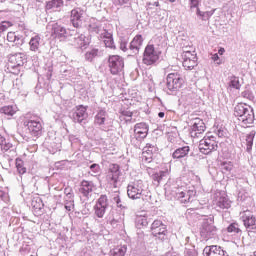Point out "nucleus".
<instances>
[{
  "label": "nucleus",
  "mask_w": 256,
  "mask_h": 256,
  "mask_svg": "<svg viewBox=\"0 0 256 256\" xmlns=\"http://www.w3.org/2000/svg\"><path fill=\"white\" fill-rule=\"evenodd\" d=\"M217 207L220 209H229L231 207V201L227 197H220L217 202Z\"/></svg>",
  "instance_id": "2f4dec72"
},
{
  "label": "nucleus",
  "mask_w": 256,
  "mask_h": 256,
  "mask_svg": "<svg viewBox=\"0 0 256 256\" xmlns=\"http://www.w3.org/2000/svg\"><path fill=\"white\" fill-rule=\"evenodd\" d=\"M10 27H13V23L11 21H2L0 23V37L9 29Z\"/></svg>",
  "instance_id": "4c0bfd02"
},
{
  "label": "nucleus",
  "mask_w": 256,
  "mask_h": 256,
  "mask_svg": "<svg viewBox=\"0 0 256 256\" xmlns=\"http://www.w3.org/2000/svg\"><path fill=\"white\" fill-rule=\"evenodd\" d=\"M7 41L9 43H14L15 45H19V41H21V37L17 35L16 32L10 31L7 33Z\"/></svg>",
  "instance_id": "473e14b6"
},
{
  "label": "nucleus",
  "mask_w": 256,
  "mask_h": 256,
  "mask_svg": "<svg viewBox=\"0 0 256 256\" xmlns=\"http://www.w3.org/2000/svg\"><path fill=\"white\" fill-rule=\"evenodd\" d=\"M185 84V77L178 72L169 73L166 77V87L169 91H179Z\"/></svg>",
  "instance_id": "20e7f679"
},
{
  "label": "nucleus",
  "mask_w": 256,
  "mask_h": 256,
  "mask_svg": "<svg viewBox=\"0 0 256 256\" xmlns=\"http://www.w3.org/2000/svg\"><path fill=\"white\" fill-rule=\"evenodd\" d=\"M143 45V36L141 34L136 35L130 43V49L132 51H139Z\"/></svg>",
  "instance_id": "bb28decb"
},
{
  "label": "nucleus",
  "mask_w": 256,
  "mask_h": 256,
  "mask_svg": "<svg viewBox=\"0 0 256 256\" xmlns=\"http://www.w3.org/2000/svg\"><path fill=\"white\" fill-rule=\"evenodd\" d=\"M204 254L206 256H225V251L221 249V246L212 245L204 248Z\"/></svg>",
  "instance_id": "412c9836"
},
{
  "label": "nucleus",
  "mask_w": 256,
  "mask_h": 256,
  "mask_svg": "<svg viewBox=\"0 0 256 256\" xmlns=\"http://www.w3.org/2000/svg\"><path fill=\"white\" fill-rule=\"evenodd\" d=\"M217 149V141H215L214 136H205L199 144V150L204 155H209L211 151H215Z\"/></svg>",
  "instance_id": "1a4fd4ad"
},
{
  "label": "nucleus",
  "mask_w": 256,
  "mask_h": 256,
  "mask_svg": "<svg viewBox=\"0 0 256 256\" xmlns=\"http://www.w3.org/2000/svg\"><path fill=\"white\" fill-rule=\"evenodd\" d=\"M88 30L91 32V33H99V26H93V25H89V28Z\"/></svg>",
  "instance_id": "c03bdc74"
},
{
  "label": "nucleus",
  "mask_w": 256,
  "mask_h": 256,
  "mask_svg": "<svg viewBox=\"0 0 256 256\" xmlns=\"http://www.w3.org/2000/svg\"><path fill=\"white\" fill-rule=\"evenodd\" d=\"M196 195L197 191L187 187H180L176 191V199L180 201V203H191V200Z\"/></svg>",
  "instance_id": "9d476101"
},
{
  "label": "nucleus",
  "mask_w": 256,
  "mask_h": 256,
  "mask_svg": "<svg viewBox=\"0 0 256 256\" xmlns=\"http://www.w3.org/2000/svg\"><path fill=\"white\" fill-rule=\"evenodd\" d=\"M199 5V0H190V7H197Z\"/></svg>",
  "instance_id": "de8ad7c7"
},
{
  "label": "nucleus",
  "mask_w": 256,
  "mask_h": 256,
  "mask_svg": "<svg viewBox=\"0 0 256 256\" xmlns=\"http://www.w3.org/2000/svg\"><path fill=\"white\" fill-rule=\"evenodd\" d=\"M200 235L201 237H204V239H211L217 235V227L213 224L204 223L202 225Z\"/></svg>",
  "instance_id": "4468645a"
},
{
  "label": "nucleus",
  "mask_w": 256,
  "mask_h": 256,
  "mask_svg": "<svg viewBox=\"0 0 256 256\" xmlns=\"http://www.w3.org/2000/svg\"><path fill=\"white\" fill-rule=\"evenodd\" d=\"M155 153H157V148L151 144H146L142 152V159H144L146 163H151Z\"/></svg>",
  "instance_id": "6ab92c4d"
},
{
  "label": "nucleus",
  "mask_w": 256,
  "mask_h": 256,
  "mask_svg": "<svg viewBox=\"0 0 256 256\" xmlns=\"http://www.w3.org/2000/svg\"><path fill=\"white\" fill-rule=\"evenodd\" d=\"M213 61H219V54H214L212 56Z\"/></svg>",
  "instance_id": "8fccbe9b"
},
{
  "label": "nucleus",
  "mask_w": 256,
  "mask_h": 256,
  "mask_svg": "<svg viewBox=\"0 0 256 256\" xmlns=\"http://www.w3.org/2000/svg\"><path fill=\"white\" fill-rule=\"evenodd\" d=\"M189 151H191V148L189 146H184L176 149L173 154V159H183L184 157H187L189 155Z\"/></svg>",
  "instance_id": "b1692460"
},
{
  "label": "nucleus",
  "mask_w": 256,
  "mask_h": 256,
  "mask_svg": "<svg viewBox=\"0 0 256 256\" xmlns=\"http://www.w3.org/2000/svg\"><path fill=\"white\" fill-rule=\"evenodd\" d=\"M99 55V49H92L89 52L86 53V59L88 61H93L95 57Z\"/></svg>",
  "instance_id": "a19ab883"
},
{
  "label": "nucleus",
  "mask_w": 256,
  "mask_h": 256,
  "mask_svg": "<svg viewBox=\"0 0 256 256\" xmlns=\"http://www.w3.org/2000/svg\"><path fill=\"white\" fill-rule=\"evenodd\" d=\"M213 13H215V10L206 11V12H203L199 9L197 10V15L200 17V19H202V21H209Z\"/></svg>",
  "instance_id": "72a5a7b5"
},
{
  "label": "nucleus",
  "mask_w": 256,
  "mask_h": 256,
  "mask_svg": "<svg viewBox=\"0 0 256 256\" xmlns=\"http://www.w3.org/2000/svg\"><path fill=\"white\" fill-rule=\"evenodd\" d=\"M15 165L17 169V173L19 175H25L27 173V167H25V162L21 158H16Z\"/></svg>",
  "instance_id": "c85d7f7f"
},
{
  "label": "nucleus",
  "mask_w": 256,
  "mask_h": 256,
  "mask_svg": "<svg viewBox=\"0 0 256 256\" xmlns=\"http://www.w3.org/2000/svg\"><path fill=\"white\" fill-rule=\"evenodd\" d=\"M159 57H161V52L155 49V45L148 44L143 53L142 63L147 67H151V65H155L159 61Z\"/></svg>",
  "instance_id": "7ed1b4c3"
},
{
  "label": "nucleus",
  "mask_w": 256,
  "mask_h": 256,
  "mask_svg": "<svg viewBox=\"0 0 256 256\" xmlns=\"http://www.w3.org/2000/svg\"><path fill=\"white\" fill-rule=\"evenodd\" d=\"M41 37L39 36H34L30 39L29 46H30V51H39V45H40Z\"/></svg>",
  "instance_id": "7c9ffc66"
},
{
  "label": "nucleus",
  "mask_w": 256,
  "mask_h": 256,
  "mask_svg": "<svg viewBox=\"0 0 256 256\" xmlns=\"http://www.w3.org/2000/svg\"><path fill=\"white\" fill-rule=\"evenodd\" d=\"M19 111L17 105H6L0 108V113L7 115V117H13Z\"/></svg>",
  "instance_id": "393cba45"
},
{
  "label": "nucleus",
  "mask_w": 256,
  "mask_h": 256,
  "mask_svg": "<svg viewBox=\"0 0 256 256\" xmlns=\"http://www.w3.org/2000/svg\"><path fill=\"white\" fill-rule=\"evenodd\" d=\"M28 131L32 137H41L43 135V125L40 121L30 120L26 123Z\"/></svg>",
  "instance_id": "ddd939ff"
},
{
  "label": "nucleus",
  "mask_w": 256,
  "mask_h": 256,
  "mask_svg": "<svg viewBox=\"0 0 256 256\" xmlns=\"http://www.w3.org/2000/svg\"><path fill=\"white\" fill-rule=\"evenodd\" d=\"M224 169L225 171H231V166H225Z\"/></svg>",
  "instance_id": "864d4df0"
},
{
  "label": "nucleus",
  "mask_w": 256,
  "mask_h": 256,
  "mask_svg": "<svg viewBox=\"0 0 256 256\" xmlns=\"http://www.w3.org/2000/svg\"><path fill=\"white\" fill-rule=\"evenodd\" d=\"M65 209H66V211H72L73 205L72 204H69V205L66 204Z\"/></svg>",
  "instance_id": "09e8293b"
},
{
  "label": "nucleus",
  "mask_w": 256,
  "mask_h": 256,
  "mask_svg": "<svg viewBox=\"0 0 256 256\" xmlns=\"http://www.w3.org/2000/svg\"><path fill=\"white\" fill-rule=\"evenodd\" d=\"M95 167H97V164H92V165L90 166V169H95Z\"/></svg>",
  "instance_id": "5fc2aeb1"
},
{
  "label": "nucleus",
  "mask_w": 256,
  "mask_h": 256,
  "mask_svg": "<svg viewBox=\"0 0 256 256\" xmlns=\"http://www.w3.org/2000/svg\"><path fill=\"white\" fill-rule=\"evenodd\" d=\"M92 192H93V182L83 180L80 186V193H82L84 197H87L89 193H92Z\"/></svg>",
  "instance_id": "a878e982"
},
{
  "label": "nucleus",
  "mask_w": 256,
  "mask_h": 256,
  "mask_svg": "<svg viewBox=\"0 0 256 256\" xmlns=\"http://www.w3.org/2000/svg\"><path fill=\"white\" fill-rule=\"evenodd\" d=\"M143 180H138L133 185H128V197L130 199H141L143 195Z\"/></svg>",
  "instance_id": "9b49d317"
},
{
  "label": "nucleus",
  "mask_w": 256,
  "mask_h": 256,
  "mask_svg": "<svg viewBox=\"0 0 256 256\" xmlns=\"http://www.w3.org/2000/svg\"><path fill=\"white\" fill-rule=\"evenodd\" d=\"M96 205L98 207H102L104 209H107V207H109V199L107 198V195H101L97 202H96Z\"/></svg>",
  "instance_id": "f704fd0d"
},
{
  "label": "nucleus",
  "mask_w": 256,
  "mask_h": 256,
  "mask_svg": "<svg viewBox=\"0 0 256 256\" xmlns=\"http://www.w3.org/2000/svg\"><path fill=\"white\" fill-rule=\"evenodd\" d=\"M225 53V48H220L219 50H218V54L219 55H223Z\"/></svg>",
  "instance_id": "3c124183"
},
{
  "label": "nucleus",
  "mask_w": 256,
  "mask_h": 256,
  "mask_svg": "<svg viewBox=\"0 0 256 256\" xmlns=\"http://www.w3.org/2000/svg\"><path fill=\"white\" fill-rule=\"evenodd\" d=\"M252 149H253V136L249 135L246 137V151L248 153H251Z\"/></svg>",
  "instance_id": "79ce46f5"
},
{
  "label": "nucleus",
  "mask_w": 256,
  "mask_h": 256,
  "mask_svg": "<svg viewBox=\"0 0 256 256\" xmlns=\"http://www.w3.org/2000/svg\"><path fill=\"white\" fill-rule=\"evenodd\" d=\"M158 117H160V119H163V117H165V112H159Z\"/></svg>",
  "instance_id": "603ef678"
},
{
  "label": "nucleus",
  "mask_w": 256,
  "mask_h": 256,
  "mask_svg": "<svg viewBox=\"0 0 256 256\" xmlns=\"http://www.w3.org/2000/svg\"><path fill=\"white\" fill-rule=\"evenodd\" d=\"M83 17V12L79 10L78 8H74L70 12V21L73 25V27L79 28V21H81V18Z\"/></svg>",
  "instance_id": "4be33fe9"
},
{
  "label": "nucleus",
  "mask_w": 256,
  "mask_h": 256,
  "mask_svg": "<svg viewBox=\"0 0 256 256\" xmlns=\"http://www.w3.org/2000/svg\"><path fill=\"white\" fill-rule=\"evenodd\" d=\"M105 119H107V112L105 110H100L95 116L94 123L96 125H105Z\"/></svg>",
  "instance_id": "c756f323"
},
{
  "label": "nucleus",
  "mask_w": 256,
  "mask_h": 256,
  "mask_svg": "<svg viewBox=\"0 0 256 256\" xmlns=\"http://www.w3.org/2000/svg\"><path fill=\"white\" fill-rule=\"evenodd\" d=\"M227 231L228 233H241V228L237 222H233L227 227Z\"/></svg>",
  "instance_id": "58836bf2"
},
{
  "label": "nucleus",
  "mask_w": 256,
  "mask_h": 256,
  "mask_svg": "<svg viewBox=\"0 0 256 256\" xmlns=\"http://www.w3.org/2000/svg\"><path fill=\"white\" fill-rule=\"evenodd\" d=\"M117 5H127L129 0H114Z\"/></svg>",
  "instance_id": "49530a36"
},
{
  "label": "nucleus",
  "mask_w": 256,
  "mask_h": 256,
  "mask_svg": "<svg viewBox=\"0 0 256 256\" xmlns=\"http://www.w3.org/2000/svg\"><path fill=\"white\" fill-rule=\"evenodd\" d=\"M234 115L239 118V121H241L243 125H251L255 119L253 109L245 103H238L235 106Z\"/></svg>",
  "instance_id": "f257e3e1"
},
{
  "label": "nucleus",
  "mask_w": 256,
  "mask_h": 256,
  "mask_svg": "<svg viewBox=\"0 0 256 256\" xmlns=\"http://www.w3.org/2000/svg\"><path fill=\"white\" fill-rule=\"evenodd\" d=\"M205 129H207V126H205V122H203V119L201 118L192 119L191 126H190L191 137L199 139V137H201V135L205 133Z\"/></svg>",
  "instance_id": "6e6552de"
},
{
  "label": "nucleus",
  "mask_w": 256,
  "mask_h": 256,
  "mask_svg": "<svg viewBox=\"0 0 256 256\" xmlns=\"http://www.w3.org/2000/svg\"><path fill=\"white\" fill-rule=\"evenodd\" d=\"M121 115H123V117H133V112H131L129 110H123L121 112Z\"/></svg>",
  "instance_id": "a18cd8bd"
},
{
  "label": "nucleus",
  "mask_w": 256,
  "mask_h": 256,
  "mask_svg": "<svg viewBox=\"0 0 256 256\" xmlns=\"http://www.w3.org/2000/svg\"><path fill=\"white\" fill-rule=\"evenodd\" d=\"M149 129L147 128V124L141 122L135 125L134 133L138 135L140 139H145L147 137Z\"/></svg>",
  "instance_id": "5701e85b"
},
{
  "label": "nucleus",
  "mask_w": 256,
  "mask_h": 256,
  "mask_svg": "<svg viewBox=\"0 0 256 256\" xmlns=\"http://www.w3.org/2000/svg\"><path fill=\"white\" fill-rule=\"evenodd\" d=\"M151 229L154 237H159V235H165L167 233V225L163 224L161 220H155L152 223Z\"/></svg>",
  "instance_id": "f3484780"
},
{
  "label": "nucleus",
  "mask_w": 256,
  "mask_h": 256,
  "mask_svg": "<svg viewBox=\"0 0 256 256\" xmlns=\"http://www.w3.org/2000/svg\"><path fill=\"white\" fill-rule=\"evenodd\" d=\"M100 39L103 40L105 47L108 49H112L113 51L117 49V46H115V40H113V33L109 32L108 30H103V32L100 34Z\"/></svg>",
  "instance_id": "2eb2a0df"
},
{
  "label": "nucleus",
  "mask_w": 256,
  "mask_h": 256,
  "mask_svg": "<svg viewBox=\"0 0 256 256\" xmlns=\"http://www.w3.org/2000/svg\"><path fill=\"white\" fill-rule=\"evenodd\" d=\"M241 219L244 223V227H246L248 231H256V218L253 212L249 210L242 212Z\"/></svg>",
  "instance_id": "f8f14e48"
},
{
  "label": "nucleus",
  "mask_w": 256,
  "mask_h": 256,
  "mask_svg": "<svg viewBox=\"0 0 256 256\" xmlns=\"http://www.w3.org/2000/svg\"><path fill=\"white\" fill-rule=\"evenodd\" d=\"M94 211H95L96 217H98L99 219H103V217L105 215V211H107V209L103 208L101 206L95 205Z\"/></svg>",
  "instance_id": "ea45409f"
},
{
  "label": "nucleus",
  "mask_w": 256,
  "mask_h": 256,
  "mask_svg": "<svg viewBox=\"0 0 256 256\" xmlns=\"http://www.w3.org/2000/svg\"><path fill=\"white\" fill-rule=\"evenodd\" d=\"M74 119L77 123H83L87 119V106L78 105L74 113Z\"/></svg>",
  "instance_id": "aec40b11"
},
{
  "label": "nucleus",
  "mask_w": 256,
  "mask_h": 256,
  "mask_svg": "<svg viewBox=\"0 0 256 256\" xmlns=\"http://www.w3.org/2000/svg\"><path fill=\"white\" fill-rule=\"evenodd\" d=\"M65 5V1L63 0H50L46 2L45 9L46 11H51L52 13H59L63 6Z\"/></svg>",
  "instance_id": "a211bd4d"
},
{
  "label": "nucleus",
  "mask_w": 256,
  "mask_h": 256,
  "mask_svg": "<svg viewBox=\"0 0 256 256\" xmlns=\"http://www.w3.org/2000/svg\"><path fill=\"white\" fill-rule=\"evenodd\" d=\"M0 147L2 151H9L13 147V144L7 141L5 137L0 135Z\"/></svg>",
  "instance_id": "c9c22d12"
},
{
  "label": "nucleus",
  "mask_w": 256,
  "mask_h": 256,
  "mask_svg": "<svg viewBox=\"0 0 256 256\" xmlns=\"http://www.w3.org/2000/svg\"><path fill=\"white\" fill-rule=\"evenodd\" d=\"M119 177H121V171L119 164H112L110 165L107 178L109 181L113 183V185H117V182L119 181Z\"/></svg>",
  "instance_id": "dca6fc26"
},
{
  "label": "nucleus",
  "mask_w": 256,
  "mask_h": 256,
  "mask_svg": "<svg viewBox=\"0 0 256 256\" xmlns=\"http://www.w3.org/2000/svg\"><path fill=\"white\" fill-rule=\"evenodd\" d=\"M163 176H164L163 172L155 173V174H153L152 179H153V181H157V183H161Z\"/></svg>",
  "instance_id": "37998d69"
},
{
  "label": "nucleus",
  "mask_w": 256,
  "mask_h": 256,
  "mask_svg": "<svg viewBox=\"0 0 256 256\" xmlns=\"http://www.w3.org/2000/svg\"><path fill=\"white\" fill-rule=\"evenodd\" d=\"M182 65L184 69H187L188 71H192V69H195L198 65V58H197V52L195 51V47L189 46L184 47V50L182 52Z\"/></svg>",
  "instance_id": "f03ea898"
},
{
  "label": "nucleus",
  "mask_w": 256,
  "mask_h": 256,
  "mask_svg": "<svg viewBox=\"0 0 256 256\" xmlns=\"http://www.w3.org/2000/svg\"><path fill=\"white\" fill-rule=\"evenodd\" d=\"M108 67L111 75H119L125 68V62L119 55H112L108 58Z\"/></svg>",
  "instance_id": "423d86ee"
},
{
  "label": "nucleus",
  "mask_w": 256,
  "mask_h": 256,
  "mask_svg": "<svg viewBox=\"0 0 256 256\" xmlns=\"http://www.w3.org/2000/svg\"><path fill=\"white\" fill-rule=\"evenodd\" d=\"M168 1H170V3H175V0H168Z\"/></svg>",
  "instance_id": "4d7b16f0"
},
{
  "label": "nucleus",
  "mask_w": 256,
  "mask_h": 256,
  "mask_svg": "<svg viewBox=\"0 0 256 256\" xmlns=\"http://www.w3.org/2000/svg\"><path fill=\"white\" fill-rule=\"evenodd\" d=\"M27 61V56L24 53H16L9 56L8 68L12 69L13 75H19L21 70L19 67H23Z\"/></svg>",
  "instance_id": "39448f33"
},
{
  "label": "nucleus",
  "mask_w": 256,
  "mask_h": 256,
  "mask_svg": "<svg viewBox=\"0 0 256 256\" xmlns=\"http://www.w3.org/2000/svg\"><path fill=\"white\" fill-rule=\"evenodd\" d=\"M48 33L51 39H59V41L67 37V29L57 22L48 25Z\"/></svg>",
  "instance_id": "0eeeda50"
},
{
  "label": "nucleus",
  "mask_w": 256,
  "mask_h": 256,
  "mask_svg": "<svg viewBox=\"0 0 256 256\" xmlns=\"http://www.w3.org/2000/svg\"><path fill=\"white\" fill-rule=\"evenodd\" d=\"M229 87H232L233 89H241V82L239 81V77H230Z\"/></svg>",
  "instance_id": "e433bc0d"
},
{
  "label": "nucleus",
  "mask_w": 256,
  "mask_h": 256,
  "mask_svg": "<svg viewBox=\"0 0 256 256\" xmlns=\"http://www.w3.org/2000/svg\"><path fill=\"white\" fill-rule=\"evenodd\" d=\"M254 256H256V252H255Z\"/></svg>",
  "instance_id": "13d9d810"
},
{
  "label": "nucleus",
  "mask_w": 256,
  "mask_h": 256,
  "mask_svg": "<svg viewBox=\"0 0 256 256\" xmlns=\"http://www.w3.org/2000/svg\"><path fill=\"white\" fill-rule=\"evenodd\" d=\"M127 245H117L110 250V256H125Z\"/></svg>",
  "instance_id": "cd10ccee"
},
{
  "label": "nucleus",
  "mask_w": 256,
  "mask_h": 256,
  "mask_svg": "<svg viewBox=\"0 0 256 256\" xmlns=\"http://www.w3.org/2000/svg\"><path fill=\"white\" fill-rule=\"evenodd\" d=\"M116 199V203L119 204L120 199L119 198H115Z\"/></svg>",
  "instance_id": "6e6d98bb"
}]
</instances>
